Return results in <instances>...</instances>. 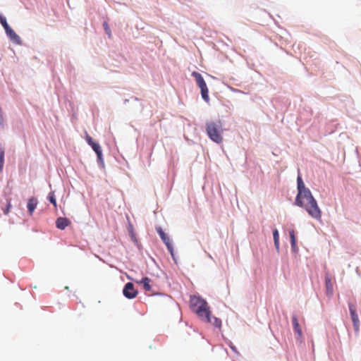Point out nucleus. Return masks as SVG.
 <instances>
[{"label":"nucleus","mask_w":361,"mask_h":361,"mask_svg":"<svg viewBox=\"0 0 361 361\" xmlns=\"http://www.w3.org/2000/svg\"><path fill=\"white\" fill-rule=\"evenodd\" d=\"M190 307L201 320H209V314H211L209 307L206 300L200 297H190Z\"/></svg>","instance_id":"nucleus-1"},{"label":"nucleus","mask_w":361,"mask_h":361,"mask_svg":"<svg viewBox=\"0 0 361 361\" xmlns=\"http://www.w3.org/2000/svg\"><path fill=\"white\" fill-rule=\"evenodd\" d=\"M206 131L209 137L216 143H221L223 141V127L221 121H211L206 124Z\"/></svg>","instance_id":"nucleus-2"},{"label":"nucleus","mask_w":361,"mask_h":361,"mask_svg":"<svg viewBox=\"0 0 361 361\" xmlns=\"http://www.w3.org/2000/svg\"><path fill=\"white\" fill-rule=\"evenodd\" d=\"M302 207L305 209L308 214L312 218L317 220L322 218V211L314 198L309 201V202L303 203Z\"/></svg>","instance_id":"nucleus-3"},{"label":"nucleus","mask_w":361,"mask_h":361,"mask_svg":"<svg viewBox=\"0 0 361 361\" xmlns=\"http://www.w3.org/2000/svg\"><path fill=\"white\" fill-rule=\"evenodd\" d=\"M192 75L195 78L198 87L200 88L201 95H202V99L206 102H209V90H208L207 84H206L204 78H202V75L198 72L193 71L192 73Z\"/></svg>","instance_id":"nucleus-4"},{"label":"nucleus","mask_w":361,"mask_h":361,"mask_svg":"<svg viewBox=\"0 0 361 361\" xmlns=\"http://www.w3.org/2000/svg\"><path fill=\"white\" fill-rule=\"evenodd\" d=\"M312 199H314V197L310 190L306 188L298 192L295 203L299 207H303L304 200H306V202H309Z\"/></svg>","instance_id":"nucleus-5"},{"label":"nucleus","mask_w":361,"mask_h":361,"mask_svg":"<svg viewBox=\"0 0 361 361\" xmlns=\"http://www.w3.org/2000/svg\"><path fill=\"white\" fill-rule=\"evenodd\" d=\"M157 231L158 233V234L159 235L161 239L162 240V241L164 243V244L166 245L168 250L169 251L173 259L176 262V258H175V255H174V250H173V244H172V240H171V238L164 233V231L162 230V228L161 227H158L157 228Z\"/></svg>","instance_id":"nucleus-6"},{"label":"nucleus","mask_w":361,"mask_h":361,"mask_svg":"<svg viewBox=\"0 0 361 361\" xmlns=\"http://www.w3.org/2000/svg\"><path fill=\"white\" fill-rule=\"evenodd\" d=\"M85 140L88 145H90L92 147V149L97 154L98 161L100 164H104L102 151L100 145L98 143L94 142L92 138L88 134H86Z\"/></svg>","instance_id":"nucleus-7"},{"label":"nucleus","mask_w":361,"mask_h":361,"mask_svg":"<svg viewBox=\"0 0 361 361\" xmlns=\"http://www.w3.org/2000/svg\"><path fill=\"white\" fill-rule=\"evenodd\" d=\"M348 307L355 331L358 332L360 330V320L357 313L356 307L354 304L349 302Z\"/></svg>","instance_id":"nucleus-8"},{"label":"nucleus","mask_w":361,"mask_h":361,"mask_svg":"<svg viewBox=\"0 0 361 361\" xmlns=\"http://www.w3.org/2000/svg\"><path fill=\"white\" fill-rule=\"evenodd\" d=\"M123 295L128 299H133L137 295V290L135 289L134 285L128 282L127 283L123 290Z\"/></svg>","instance_id":"nucleus-9"},{"label":"nucleus","mask_w":361,"mask_h":361,"mask_svg":"<svg viewBox=\"0 0 361 361\" xmlns=\"http://www.w3.org/2000/svg\"><path fill=\"white\" fill-rule=\"evenodd\" d=\"M292 323H293L294 331L297 334L296 338L298 341H299L300 343H302V331L301 327L299 324V322H298L296 315H293Z\"/></svg>","instance_id":"nucleus-10"},{"label":"nucleus","mask_w":361,"mask_h":361,"mask_svg":"<svg viewBox=\"0 0 361 361\" xmlns=\"http://www.w3.org/2000/svg\"><path fill=\"white\" fill-rule=\"evenodd\" d=\"M325 286L326 295L329 297H331L334 293V282L331 277L329 274H326L325 276Z\"/></svg>","instance_id":"nucleus-11"},{"label":"nucleus","mask_w":361,"mask_h":361,"mask_svg":"<svg viewBox=\"0 0 361 361\" xmlns=\"http://www.w3.org/2000/svg\"><path fill=\"white\" fill-rule=\"evenodd\" d=\"M71 224V221L65 217H59L56 220V226L57 228L63 230Z\"/></svg>","instance_id":"nucleus-12"},{"label":"nucleus","mask_w":361,"mask_h":361,"mask_svg":"<svg viewBox=\"0 0 361 361\" xmlns=\"http://www.w3.org/2000/svg\"><path fill=\"white\" fill-rule=\"evenodd\" d=\"M5 32L11 40L18 44H21L20 37L15 32V31L11 27L6 30H5Z\"/></svg>","instance_id":"nucleus-13"},{"label":"nucleus","mask_w":361,"mask_h":361,"mask_svg":"<svg viewBox=\"0 0 361 361\" xmlns=\"http://www.w3.org/2000/svg\"><path fill=\"white\" fill-rule=\"evenodd\" d=\"M38 204V201L36 197H30L27 201V207L28 209L29 214L31 216L32 215L35 209L37 207V205Z\"/></svg>","instance_id":"nucleus-14"},{"label":"nucleus","mask_w":361,"mask_h":361,"mask_svg":"<svg viewBox=\"0 0 361 361\" xmlns=\"http://www.w3.org/2000/svg\"><path fill=\"white\" fill-rule=\"evenodd\" d=\"M203 322L210 323L214 325L215 327L220 328L221 326V321L217 317H211V314H209V320H202Z\"/></svg>","instance_id":"nucleus-15"},{"label":"nucleus","mask_w":361,"mask_h":361,"mask_svg":"<svg viewBox=\"0 0 361 361\" xmlns=\"http://www.w3.org/2000/svg\"><path fill=\"white\" fill-rule=\"evenodd\" d=\"M151 280L148 277L142 278V280L139 282L142 284L143 288L145 291H151L152 286L150 285Z\"/></svg>","instance_id":"nucleus-16"},{"label":"nucleus","mask_w":361,"mask_h":361,"mask_svg":"<svg viewBox=\"0 0 361 361\" xmlns=\"http://www.w3.org/2000/svg\"><path fill=\"white\" fill-rule=\"evenodd\" d=\"M289 235H290V243H291L292 248L293 250H295L296 249V239H295L294 230H290L289 231Z\"/></svg>","instance_id":"nucleus-17"},{"label":"nucleus","mask_w":361,"mask_h":361,"mask_svg":"<svg viewBox=\"0 0 361 361\" xmlns=\"http://www.w3.org/2000/svg\"><path fill=\"white\" fill-rule=\"evenodd\" d=\"M273 237L274 240V245L277 250L279 249V235L277 229L273 231Z\"/></svg>","instance_id":"nucleus-18"},{"label":"nucleus","mask_w":361,"mask_h":361,"mask_svg":"<svg viewBox=\"0 0 361 361\" xmlns=\"http://www.w3.org/2000/svg\"><path fill=\"white\" fill-rule=\"evenodd\" d=\"M297 183H298V192L300 190H302L304 189H306L307 188L305 185V183L302 179V177L300 176H298L297 178Z\"/></svg>","instance_id":"nucleus-19"},{"label":"nucleus","mask_w":361,"mask_h":361,"mask_svg":"<svg viewBox=\"0 0 361 361\" xmlns=\"http://www.w3.org/2000/svg\"><path fill=\"white\" fill-rule=\"evenodd\" d=\"M4 164V149L0 146V172L2 171Z\"/></svg>","instance_id":"nucleus-20"},{"label":"nucleus","mask_w":361,"mask_h":361,"mask_svg":"<svg viewBox=\"0 0 361 361\" xmlns=\"http://www.w3.org/2000/svg\"><path fill=\"white\" fill-rule=\"evenodd\" d=\"M48 200L50 201L51 203L53 204L54 207H56L57 204H56V200L54 192H51L49 193Z\"/></svg>","instance_id":"nucleus-21"},{"label":"nucleus","mask_w":361,"mask_h":361,"mask_svg":"<svg viewBox=\"0 0 361 361\" xmlns=\"http://www.w3.org/2000/svg\"><path fill=\"white\" fill-rule=\"evenodd\" d=\"M0 23L2 25V26L4 27L5 30H6L7 29H8L10 27V26L7 23L6 18L4 17L3 16H0Z\"/></svg>","instance_id":"nucleus-22"},{"label":"nucleus","mask_w":361,"mask_h":361,"mask_svg":"<svg viewBox=\"0 0 361 361\" xmlns=\"http://www.w3.org/2000/svg\"><path fill=\"white\" fill-rule=\"evenodd\" d=\"M103 27H104V29L106 33L108 35L109 37V38L111 37V32L110 27L106 22H104Z\"/></svg>","instance_id":"nucleus-23"},{"label":"nucleus","mask_w":361,"mask_h":361,"mask_svg":"<svg viewBox=\"0 0 361 361\" xmlns=\"http://www.w3.org/2000/svg\"><path fill=\"white\" fill-rule=\"evenodd\" d=\"M11 207V204L8 203L7 204L6 209L4 210V214H8V213L9 212V209H10Z\"/></svg>","instance_id":"nucleus-24"},{"label":"nucleus","mask_w":361,"mask_h":361,"mask_svg":"<svg viewBox=\"0 0 361 361\" xmlns=\"http://www.w3.org/2000/svg\"><path fill=\"white\" fill-rule=\"evenodd\" d=\"M230 347L233 350V351H234L235 353H237V349H236L235 346H234L233 345H230Z\"/></svg>","instance_id":"nucleus-25"}]
</instances>
